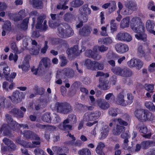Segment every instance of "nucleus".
I'll list each match as a JSON object with an SVG mask.
<instances>
[{"label": "nucleus", "mask_w": 155, "mask_h": 155, "mask_svg": "<svg viewBox=\"0 0 155 155\" xmlns=\"http://www.w3.org/2000/svg\"><path fill=\"white\" fill-rule=\"evenodd\" d=\"M55 109L57 112L67 114L72 111V108L70 104L67 102H57L55 104Z\"/></svg>", "instance_id": "obj_1"}, {"label": "nucleus", "mask_w": 155, "mask_h": 155, "mask_svg": "<svg viewBox=\"0 0 155 155\" xmlns=\"http://www.w3.org/2000/svg\"><path fill=\"white\" fill-rule=\"evenodd\" d=\"M112 71L116 75L124 78L130 77L133 74L132 71L127 67L121 68L120 67H116L112 68Z\"/></svg>", "instance_id": "obj_2"}, {"label": "nucleus", "mask_w": 155, "mask_h": 155, "mask_svg": "<svg viewBox=\"0 0 155 155\" xmlns=\"http://www.w3.org/2000/svg\"><path fill=\"white\" fill-rule=\"evenodd\" d=\"M45 15L43 14L39 16L37 19L35 28L41 31H45L48 28L47 21L45 20Z\"/></svg>", "instance_id": "obj_3"}, {"label": "nucleus", "mask_w": 155, "mask_h": 155, "mask_svg": "<svg viewBox=\"0 0 155 155\" xmlns=\"http://www.w3.org/2000/svg\"><path fill=\"white\" fill-rule=\"evenodd\" d=\"M134 28L135 29H132L135 32L137 33L135 35V37L138 40L145 41L147 40V35L144 33L145 27L144 25L142 24Z\"/></svg>", "instance_id": "obj_4"}, {"label": "nucleus", "mask_w": 155, "mask_h": 155, "mask_svg": "<svg viewBox=\"0 0 155 155\" xmlns=\"http://www.w3.org/2000/svg\"><path fill=\"white\" fill-rule=\"evenodd\" d=\"M65 28L64 29L60 26H58V30L59 37L61 38H66L71 37L73 35V30L69 25H67Z\"/></svg>", "instance_id": "obj_5"}, {"label": "nucleus", "mask_w": 155, "mask_h": 155, "mask_svg": "<svg viewBox=\"0 0 155 155\" xmlns=\"http://www.w3.org/2000/svg\"><path fill=\"white\" fill-rule=\"evenodd\" d=\"M100 111L97 110L89 113L85 114L83 118V120L85 121H92L98 118L101 116Z\"/></svg>", "instance_id": "obj_6"}, {"label": "nucleus", "mask_w": 155, "mask_h": 155, "mask_svg": "<svg viewBox=\"0 0 155 155\" xmlns=\"http://www.w3.org/2000/svg\"><path fill=\"white\" fill-rule=\"evenodd\" d=\"M24 96L21 92L16 91L13 92L11 96H9L8 98L14 103H18L21 101V99L24 98Z\"/></svg>", "instance_id": "obj_7"}, {"label": "nucleus", "mask_w": 155, "mask_h": 155, "mask_svg": "<svg viewBox=\"0 0 155 155\" xmlns=\"http://www.w3.org/2000/svg\"><path fill=\"white\" fill-rule=\"evenodd\" d=\"M3 143L7 147L9 150L12 152H13L17 149V146L14 142L11 140L5 137L3 140Z\"/></svg>", "instance_id": "obj_8"}, {"label": "nucleus", "mask_w": 155, "mask_h": 155, "mask_svg": "<svg viewBox=\"0 0 155 155\" xmlns=\"http://www.w3.org/2000/svg\"><path fill=\"white\" fill-rule=\"evenodd\" d=\"M146 111V110L142 109L137 110L134 112L135 116L140 121L144 122L145 119Z\"/></svg>", "instance_id": "obj_9"}, {"label": "nucleus", "mask_w": 155, "mask_h": 155, "mask_svg": "<svg viewBox=\"0 0 155 155\" xmlns=\"http://www.w3.org/2000/svg\"><path fill=\"white\" fill-rule=\"evenodd\" d=\"M115 48L117 51L121 53H124L128 51L129 50V48L127 45L122 43L116 44Z\"/></svg>", "instance_id": "obj_10"}, {"label": "nucleus", "mask_w": 155, "mask_h": 155, "mask_svg": "<svg viewBox=\"0 0 155 155\" xmlns=\"http://www.w3.org/2000/svg\"><path fill=\"white\" fill-rule=\"evenodd\" d=\"M25 60L23 61L21 65L18 66V68H21L23 71L27 72L28 71L30 67L28 62L27 60L30 58V56L29 55H27L25 57Z\"/></svg>", "instance_id": "obj_11"}, {"label": "nucleus", "mask_w": 155, "mask_h": 155, "mask_svg": "<svg viewBox=\"0 0 155 155\" xmlns=\"http://www.w3.org/2000/svg\"><path fill=\"white\" fill-rule=\"evenodd\" d=\"M91 30V27L86 25L79 30V33L82 36L87 37L90 35Z\"/></svg>", "instance_id": "obj_12"}, {"label": "nucleus", "mask_w": 155, "mask_h": 155, "mask_svg": "<svg viewBox=\"0 0 155 155\" xmlns=\"http://www.w3.org/2000/svg\"><path fill=\"white\" fill-rule=\"evenodd\" d=\"M147 30L150 33L155 35V26L154 22L152 21L148 20L146 23Z\"/></svg>", "instance_id": "obj_13"}, {"label": "nucleus", "mask_w": 155, "mask_h": 155, "mask_svg": "<svg viewBox=\"0 0 155 155\" xmlns=\"http://www.w3.org/2000/svg\"><path fill=\"white\" fill-rule=\"evenodd\" d=\"M97 104L98 107L103 110H106L109 107V104L105 100L99 99L97 100Z\"/></svg>", "instance_id": "obj_14"}, {"label": "nucleus", "mask_w": 155, "mask_h": 155, "mask_svg": "<svg viewBox=\"0 0 155 155\" xmlns=\"http://www.w3.org/2000/svg\"><path fill=\"white\" fill-rule=\"evenodd\" d=\"M124 94L123 91L120 92L118 95L117 99V103L123 106H126L127 105V103L124 99Z\"/></svg>", "instance_id": "obj_15"}, {"label": "nucleus", "mask_w": 155, "mask_h": 155, "mask_svg": "<svg viewBox=\"0 0 155 155\" xmlns=\"http://www.w3.org/2000/svg\"><path fill=\"white\" fill-rule=\"evenodd\" d=\"M142 24L140 18L138 17H135L133 18L130 22V27L131 28L135 29L136 27Z\"/></svg>", "instance_id": "obj_16"}, {"label": "nucleus", "mask_w": 155, "mask_h": 155, "mask_svg": "<svg viewBox=\"0 0 155 155\" xmlns=\"http://www.w3.org/2000/svg\"><path fill=\"white\" fill-rule=\"evenodd\" d=\"M24 136L27 139H30L35 137L37 140H39V137L36 133L30 130H26L24 132Z\"/></svg>", "instance_id": "obj_17"}, {"label": "nucleus", "mask_w": 155, "mask_h": 155, "mask_svg": "<svg viewBox=\"0 0 155 155\" xmlns=\"http://www.w3.org/2000/svg\"><path fill=\"white\" fill-rule=\"evenodd\" d=\"M29 2L35 8L41 9L43 7V4L41 0H29Z\"/></svg>", "instance_id": "obj_18"}, {"label": "nucleus", "mask_w": 155, "mask_h": 155, "mask_svg": "<svg viewBox=\"0 0 155 155\" xmlns=\"http://www.w3.org/2000/svg\"><path fill=\"white\" fill-rule=\"evenodd\" d=\"M124 129L125 127L123 126L117 124L116 126V128L112 130L113 134L114 135H119L124 131Z\"/></svg>", "instance_id": "obj_19"}, {"label": "nucleus", "mask_w": 155, "mask_h": 155, "mask_svg": "<svg viewBox=\"0 0 155 155\" xmlns=\"http://www.w3.org/2000/svg\"><path fill=\"white\" fill-rule=\"evenodd\" d=\"M141 147L143 149H148L150 146H155V142L152 140H147L142 142L141 143Z\"/></svg>", "instance_id": "obj_20"}, {"label": "nucleus", "mask_w": 155, "mask_h": 155, "mask_svg": "<svg viewBox=\"0 0 155 155\" xmlns=\"http://www.w3.org/2000/svg\"><path fill=\"white\" fill-rule=\"evenodd\" d=\"M78 47L77 45L74 46L72 48L68 49L67 53L68 55L72 54L74 55H78L79 54Z\"/></svg>", "instance_id": "obj_21"}, {"label": "nucleus", "mask_w": 155, "mask_h": 155, "mask_svg": "<svg viewBox=\"0 0 155 155\" xmlns=\"http://www.w3.org/2000/svg\"><path fill=\"white\" fill-rule=\"evenodd\" d=\"M43 64L45 68H49L51 64L50 60L48 58H44L40 61L39 63V66Z\"/></svg>", "instance_id": "obj_22"}, {"label": "nucleus", "mask_w": 155, "mask_h": 155, "mask_svg": "<svg viewBox=\"0 0 155 155\" xmlns=\"http://www.w3.org/2000/svg\"><path fill=\"white\" fill-rule=\"evenodd\" d=\"M35 140L36 141H33L31 142H28V144L27 145V148H34L37 147H39L41 145V140L40 138L39 137V140H37L35 137H34Z\"/></svg>", "instance_id": "obj_23"}, {"label": "nucleus", "mask_w": 155, "mask_h": 155, "mask_svg": "<svg viewBox=\"0 0 155 155\" xmlns=\"http://www.w3.org/2000/svg\"><path fill=\"white\" fill-rule=\"evenodd\" d=\"M9 127L8 124H4L2 125L0 128V131L1 132L3 131L5 135L8 136L11 134V132L9 130Z\"/></svg>", "instance_id": "obj_24"}, {"label": "nucleus", "mask_w": 155, "mask_h": 155, "mask_svg": "<svg viewBox=\"0 0 155 155\" xmlns=\"http://www.w3.org/2000/svg\"><path fill=\"white\" fill-rule=\"evenodd\" d=\"M63 71H64V74L68 78H72L74 75V71L71 68H66L64 69Z\"/></svg>", "instance_id": "obj_25"}, {"label": "nucleus", "mask_w": 155, "mask_h": 155, "mask_svg": "<svg viewBox=\"0 0 155 155\" xmlns=\"http://www.w3.org/2000/svg\"><path fill=\"white\" fill-rule=\"evenodd\" d=\"M75 17L72 14L67 13L65 14L63 16V19L64 21L68 22H71L75 20Z\"/></svg>", "instance_id": "obj_26"}, {"label": "nucleus", "mask_w": 155, "mask_h": 155, "mask_svg": "<svg viewBox=\"0 0 155 155\" xmlns=\"http://www.w3.org/2000/svg\"><path fill=\"white\" fill-rule=\"evenodd\" d=\"M29 18V17H27L24 19L22 23L18 25V27L24 30H27L28 27Z\"/></svg>", "instance_id": "obj_27"}, {"label": "nucleus", "mask_w": 155, "mask_h": 155, "mask_svg": "<svg viewBox=\"0 0 155 155\" xmlns=\"http://www.w3.org/2000/svg\"><path fill=\"white\" fill-rule=\"evenodd\" d=\"M95 61H93L90 59H87L85 60L84 65L89 69L94 70Z\"/></svg>", "instance_id": "obj_28"}, {"label": "nucleus", "mask_w": 155, "mask_h": 155, "mask_svg": "<svg viewBox=\"0 0 155 155\" xmlns=\"http://www.w3.org/2000/svg\"><path fill=\"white\" fill-rule=\"evenodd\" d=\"M3 74L4 75L6 80L10 82H12L13 80L9 78L8 75L10 74V70L9 68L8 67H5L3 70Z\"/></svg>", "instance_id": "obj_29"}, {"label": "nucleus", "mask_w": 155, "mask_h": 155, "mask_svg": "<svg viewBox=\"0 0 155 155\" xmlns=\"http://www.w3.org/2000/svg\"><path fill=\"white\" fill-rule=\"evenodd\" d=\"M130 21V18L128 17L123 18L121 22L120 25L121 28H124L128 27L129 25Z\"/></svg>", "instance_id": "obj_30"}, {"label": "nucleus", "mask_w": 155, "mask_h": 155, "mask_svg": "<svg viewBox=\"0 0 155 155\" xmlns=\"http://www.w3.org/2000/svg\"><path fill=\"white\" fill-rule=\"evenodd\" d=\"M8 126L10 129L13 131H17L18 130V125L19 124L15 120H13L12 122L8 124Z\"/></svg>", "instance_id": "obj_31"}, {"label": "nucleus", "mask_w": 155, "mask_h": 155, "mask_svg": "<svg viewBox=\"0 0 155 155\" xmlns=\"http://www.w3.org/2000/svg\"><path fill=\"white\" fill-rule=\"evenodd\" d=\"M42 120L48 123H50L51 122V117L50 116V113H46L44 114L42 117Z\"/></svg>", "instance_id": "obj_32"}, {"label": "nucleus", "mask_w": 155, "mask_h": 155, "mask_svg": "<svg viewBox=\"0 0 155 155\" xmlns=\"http://www.w3.org/2000/svg\"><path fill=\"white\" fill-rule=\"evenodd\" d=\"M104 144L102 142H100L99 143L98 145L97 146L96 149V153L100 155H105L104 153H103L102 150L103 148L104 147Z\"/></svg>", "instance_id": "obj_33"}, {"label": "nucleus", "mask_w": 155, "mask_h": 155, "mask_svg": "<svg viewBox=\"0 0 155 155\" xmlns=\"http://www.w3.org/2000/svg\"><path fill=\"white\" fill-rule=\"evenodd\" d=\"M128 139H126L124 140L123 144L124 149L129 150L133 147L132 142H129L128 143Z\"/></svg>", "instance_id": "obj_34"}, {"label": "nucleus", "mask_w": 155, "mask_h": 155, "mask_svg": "<svg viewBox=\"0 0 155 155\" xmlns=\"http://www.w3.org/2000/svg\"><path fill=\"white\" fill-rule=\"evenodd\" d=\"M136 128L139 130L140 132L143 134H146L147 132V127L143 125H141L140 124H138L137 125Z\"/></svg>", "instance_id": "obj_35"}, {"label": "nucleus", "mask_w": 155, "mask_h": 155, "mask_svg": "<svg viewBox=\"0 0 155 155\" xmlns=\"http://www.w3.org/2000/svg\"><path fill=\"white\" fill-rule=\"evenodd\" d=\"M82 8L83 9V11L82 12V13L83 14V15H88L90 14L91 10L88 7V4H84L82 7Z\"/></svg>", "instance_id": "obj_36"}, {"label": "nucleus", "mask_w": 155, "mask_h": 155, "mask_svg": "<svg viewBox=\"0 0 155 155\" xmlns=\"http://www.w3.org/2000/svg\"><path fill=\"white\" fill-rule=\"evenodd\" d=\"M15 140L16 143H17L22 146L24 147L27 148L28 142L25 141L23 140H21L20 137H17L15 139Z\"/></svg>", "instance_id": "obj_37"}, {"label": "nucleus", "mask_w": 155, "mask_h": 155, "mask_svg": "<svg viewBox=\"0 0 155 155\" xmlns=\"http://www.w3.org/2000/svg\"><path fill=\"white\" fill-rule=\"evenodd\" d=\"M100 81H101V84H102V87L104 90H107L109 89L110 86L108 84V82L107 81L104 80L103 78H100Z\"/></svg>", "instance_id": "obj_38"}, {"label": "nucleus", "mask_w": 155, "mask_h": 155, "mask_svg": "<svg viewBox=\"0 0 155 155\" xmlns=\"http://www.w3.org/2000/svg\"><path fill=\"white\" fill-rule=\"evenodd\" d=\"M84 2L82 0H75L71 3V5L72 7L76 8L84 4Z\"/></svg>", "instance_id": "obj_39"}, {"label": "nucleus", "mask_w": 155, "mask_h": 155, "mask_svg": "<svg viewBox=\"0 0 155 155\" xmlns=\"http://www.w3.org/2000/svg\"><path fill=\"white\" fill-rule=\"evenodd\" d=\"M145 114V119L144 120V122L146 121L147 120L152 121L154 120V117L151 113L146 110Z\"/></svg>", "instance_id": "obj_40"}, {"label": "nucleus", "mask_w": 155, "mask_h": 155, "mask_svg": "<svg viewBox=\"0 0 155 155\" xmlns=\"http://www.w3.org/2000/svg\"><path fill=\"white\" fill-rule=\"evenodd\" d=\"M79 155H91L90 150L87 148H83L78 151Z\"/></svg>", "instance_id": "obj_41"}, {"label": "nucleus", "mask_w": 155, "mask_h": 155, "mask_svg": "<svg viewBox=\"0 0 155 155\" xmlns=\"http://www.w3.org/2000/svg\"><path fill=\"white\" fill-rule=\"evenodd\" d=\"M109 130V128L108 126H105L104 127V129L103 131L101 132V139H104L107 136L108 134V132Z\"/></svg>", "instance_id": "obj_42"}, {"label": "nucleus", "mask_w": 155, "mask_h": 155, "mask_svg": "<svg viewBox=\"0 0 155 155\" xmlns=\"http://www.w3.org/2000/svg\"><path fill=\"white\" fill-rule=\"evenodd\" d=\"M125 5L128 8L132 10L136 9V5L131 2L127 1L126 2Z\"/></svg>", "instance_id": "obj_43"}, {"label": "nucleus", "mask_w": 155, "mask_h": 155, "mask_svg": "<svg viewBox=\"0 0 155 155\" xmlns=\"http://www.w3.org/2000/svg\"><path fill=\"white\" fill-rule=\"evenodd\" d=\"M145 105L146 107L150 110L153 112L155 111V106L151 102H147L145 103Z\"/></svg>", "instance_id": "obj_44"}, {"label": "nucleus", "mask_w": 155, "mask_h": 155, "mask_svg": "<svg viewBox=\"0 0 155 155\" xmlns=\"http://www.w3.org/2000/svg\"><path fill=\"white\" fill-rule=\"evenodd\" d=\"M112 120L114 122L118 123L120 125L125 126H127L128 125V123L127 122L124 121L120 118L114 119Z\"/></svg>", "instance_id": "obj_45"}, {"label": "nucleus", "mask_w": 155, "mask_h": 155, "mask_svg": "<svg viewBox=\"0 0 155 155\" xmlns=\"http://www.w3.org/2000/svg\"><path fill=\"white\" fill-rule=\"evenodd\" d=\"M34 90L37 92L35 95L38 94L40 95H42L44 94L45 89L43 88H38V87H35L34 89Z\"/></svg>", "instance_id": "obj_46"}, {"label": "nucleus", "mask_w": 155, "mask_h": 155, "mask_svg": "<svg viewBox=\"0 0 155 155\" xmlns=\"http://www.w3.org/2000/svg\"><path fill=\"white\" fill-rule=\"evenodd\" d=\"M108 114L111 116H116L118 114L117 109L110 108L108 110Z\"/></svg>", "instance_id": "obj_47"}, {"label": "nucleus", "mask_w": 155, "mask_h": 155, "mask_svg": "<svg viewBox=\"0 0 155 155\" xmlns=\"http://www.w3.org/2000/svg\"><path fill=\"white\" fill-rule=\"evenodd\" d=\"M3 30L8 31H11L12 30L11 22L9 21H6L3 26Z\"/></svg>", "instance_id": "obj_48"}, {"label": "nucleus", "mask_w": 155, "mask_h": 155, "mask_svg": "<svg viewBox=\"0 0 155 155\" xmlns=\"http://www.w3.org/2000/svg\"><path fill=\"white\" fill-rule=\"evenodd\" d=\"M125 32H120L116 36V39L120 41H124Z\"/></svg>", "instance_id": "obj_49"}, {"label": "nucleus", "mask_w": 155, "mask_h": 155, "mask_svg": "<svg viewBox=\"0 0 155 155\" xmlns=\"http://www.w3.org/2000/svg\"><path fill=\"white\" fill-rule=\"evenodd\" d=\"M65 75L63 70L62 71H58L57 73L56 78L57 79H64Z\"/></svg>", "instance_id": "obj_50"}, {"label": "nucleus", "mask_w": 155, "mask_h": 155, "mask_svg": "<svg viewBox=\"0 0 155 155\" xmlns=\"http://www.w3.org/2000/svg\"><path fill=\"white\" fill-rule=\"evenodd\" d=\"M137 59H132L127 62L128 65L130 68L136 67Z\"/></svg>", "instance_id": "obj_51"}, {"label": "nucleus", "mask_w": 155, "mask_h": 155, "mask_svg": "<svg viewBox=\"0 0 155 155\" xmlns=\"http://www.w3.org/2000/svg\"><path fill=\"white\" fill-rule=\"evenodd\" d=\"M60 58L61 61V63L60 64L61 66L64 67L65 66L68 62V61L66 57L64 56H61L60 57Z\"/></svg>", "instance_id": "obj_52"}, {"label": "nucleus", "mask_w": 155, "mask_h": 155, "mask_svg": "<svg viewBox=\"0 0 155 155\" xmlns=\"http://www.w3.org/2000/svg\"><path fill=\"white\" fill-rule=\"evenodd\" d=\"M114 21L115 20L114 19L110 21L111 30L112 33L116 31L117 28L116 24L114 23Z\"/></svg>", "instance_id": "obj_53"}, {"label": "nucleus", "mask_w": 155, "mask_h": 155, "mask_svg": "<svg viewBox=\"0 0 155 155\" xmlns=\"http://www.w3.org/2000/svg\"><path fill=\"white\" fill-rule=\"evenodd\" d=\"M70 123L71 124H74L76 123V117L75 115L74 114H70L68 117Z\"/></svg>", "instance_id": "obj_54"}, {"label": "nucleus", "mask_w": 155, "mask_h": 155, "mask_svg": "<svg viewBox=\"0 0 155 155\" xmlns=\"http://www.w3.org/2000/svg\"><path fill=\"white\" fill-rule=\"evenodd\" d=\"M41 48V46L39 45H38V48L37 49H35L32 48L30 50V54L32 55H35L38 54L39 53V51Z\"/></svg>", "instance_id": "obj_55"}, {"label": "nucleus", "mask_w": 155, "mask_h": 155, "mask_svg": "<svg viewBox=\"0 0 155 155\" xmlns=\"http://www.w3.org/2000/svg\"><path fill=\"white\" fill-rule=\"evenodd\" d=\"M154 86L153 84H145L144 87L146 90L152 92V90L153 89Z\"/></svg>", "instance_id": "obj_56"}, {"label": "nucleus", "mask_w": 155, "mask_h": 155, "mask_svg": "<svg viewBox=\"0 0 155 155\" xmlns=\"http://www.w3.org/2000/svg\"><path fill=\"white\" fill-rule=\"evenodd\" d=\"M132 37L131 35L127 32H125L124 41L130 42L132 40Z\"/></svg>", "instance_id": "obj_57"}, {"label": "nucleus", "mask_w": 155, "mask_h": 155, "mask_svg": "<svg viewBox=\"0 0 155 155\" xmlns=\"http://www.w3.org/2000/svg\"><path fill=\"white\" fill-rule=\"evenodd\" d=\"M34 153L35 155H44L45 153L44 151L41 148L35 149Z\"/></svg>", "instance_id": "obj_58"}, {"label": "nucleus", "mask_w": 155, "mask_h": 155, "mask_svg": "<svg viewBox=\"0 0 155 155\" xmlns=\"http://www.w3.org/2000/svg\"><path fill=\"white\" fill-rule=\"evenodd\" d=\"M52 119L55 123H58L60 122L61 119L56 114H54L52 116Z\"/></svg>", "instance_id": "obj_59"}, {"label": "nucleus", "mask_w": 155, "mask_h": 155, "mask_svg": "<svg viewBox=\"0 0 155 155\" xmlns=\"http://www.w3.org/2000/svg\"><path fill=\"white\" fill-rule=\"evenodd\" d=\"M5 98L2 96H0V108H4L5 107Z\"/></svg>", "instance_id": "obj_60"}, {"label": "nucleus", "mask_w": 155, "mask_h": 155, "mask_svg": "<svg viewBox=\"0 0 155 155\" xmlns=\"http://www.w3.org/2000/svg\"><path fill=\"white\" fill-rule=\"evenodd\" d=\"M104 67V66L103 64L95 62L94 67L97 68L98 70H102L103 69Z\"/></svg>", "instance_id": "obj_61"}, {"label": "nucleus", "mask_w": 155, "mask_h": 155, "mask_svg": "<svg viewBox=\"0 0 155 155\" xmlns=\"http://www.w3.org/2000/svg\"><path fill=\"white\" fill-rule=\"evenodd\" d=\"M27 14V12L25 9L21 10L18 12V15H20L21 19L25 17Z\"/></svg>", "instance_id": "obj_62"}, {"label": "nucleus", "mask_w": 155, "mask_h": 155, "mask_svg": "<svg viewBox=\"0 0 155 155\" xmlns=\"http://www.w3.org/2000/svg\"><path fill=\"white\" fill-rule=\"evenodd\" d=\"M127 101L126 100V102L127 103V105L130 104L133 102V96L132 94H130L128 93L127 94Z\"/></svg>", "instance_id": "obj_63"}, {"label": "nucleus", "mask_w": 155, "mask_h": 155, "mask_svg": "<svg viewBox=\"0 0 155 155\" xmlns=\"http://www.w3.org/2000/svg\"><path fill=\"white\" fill-rule=\"evenodd\" d=\"M5 120H6L7 124L9 123L14 120L12 118V116L8 114H5Z\"/></svg>", "instance_id": "obj_64"}]
</instances>
